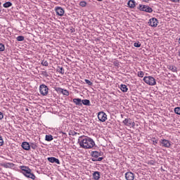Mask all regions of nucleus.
<instances>
[{"mask_svg":"<svg viewBox=\"0 0 180 180\" xmlns=\"http://www.w3.org/2000/svg\"><path fill=\"white\" fill-rule=\"evenodd\" d=\"M78 143L82 148H84L86 150L88 148H92L95 146V141H94V139L88 136H84L82 141H79V139Z\"/></svg>","mask_w":180,"mask_h":180,"instance_id":"obj_1","label":"nucleus"},{"mask_svg":"<svg viewBox=\"0 0 180 180\" xmlns=\"http://www.w3.org/2000/svg\"><path fill=\"white\" fill-rule=\"evenodd\" d=\"M143 82L148 85H150L151 86L157 84V82H155V79L151 76L144 77Z\"/></svg>","mask_w":180,"mask_h":180,"instance_id":"obj_2","label":"nucleus"},{"mask_svg":"<svg viewBox=\"0 0 180 180\" xmlns=\"http://www.w3.org/2000/svg\"><path fill=\"white\" fill-rule=\"evenodd\" d=\"M49 87L46 84H41L39 86V92L42 96H47L49 95Z\"/></svg>","mask_w":180,"mask_h":180,"instance_id":"obj_3","label":"nucleus"},{"mask_svg":"<svg viewBox=\"0 0 180 180\" xmlns=\"http://www.w3.org/2000/svg\"><path fill=\"white\" fill-rule=\"evenodd\" d=\"M20 169H21L20 173L24 175L26 178L32 172L31 169L29 168L27 166H20Z\"/></svg>","mask_w":180,"mask_h":180,"instance_id":"obj_4","label":"nucleus"},{"mask_svg":"<svg viewBox=\"0 0 180 180\" xmlns=\"http://www.w3.org/2000/svg\"><path fill=\"white\" fill-rule=\"evenodd\" d=\"M98 119L100 122H106L108 120V115L103 111H101L98 113Z\"/></svg>","mask_w":180,"mask_h":180,"instance_id":"obj_5","label":"nucleus"},{"mask_svg":"<svg viewBox=\"0 0 180 180\" xmlns=\"http://www.w3.org/2000/svg\"><path fill=\"white\" fill-rule=\"evenodd\" d=\"M158 20L155 18H150L148 22L149 26H151V27H157V26H158Z\"/></svg>","mask_w":180,"mask_h":180,"instance_id":"obj_6","label":"nucleus"},{"mask_svg":"<svg viewBox=\"0 0 180 180\" xmlns=\"http://www.w3.org/2000/svg\"><path fill=\"white\" fill-rule=\"evenodd\" d=\"M160 146L165 148H169V147H171V142L167 139H162L160 141Z\"/></svg>","mask_w":180,"mask_h":180,"instance_id":"obj_7","label":"nucleus"},{"mask_svg":"<svg viewBox=\"0 0 180 180\" xmlns=\"http://www.w3.org/2000/svg\"><path fill=\"white\" fill-rule=\"evenodd\" d=\"M55 11L56 13V15H58V16H64V13L65 12L64 9L60 6H56L55 8Z\"/></svg>","mask_w":180,"mask_h":180,"instance_id":"obj_8","label":"nucleus"},{"mask_svg":"<svg viewBox=\"0 0 180 180\" xmlns=\"http://www.w3.org/2000/svg\"><path fill=\"white\" fill-rule=\"evenodd\" d=\"M122 123L125 125V126H129V127H134V126H136V124L134 123V122H132L131 119L129 118H126Z\"/></svg>","mask_w":180,"mask_h":180,"instance_id":"obj_9","label":"nucleus"},{"mask_svg":"<svg viewBox=\"0 0 180 180\" xmlns=\"http://www.w3.org/2000/svg\"><path fill=\"white\" fill-rule=\"evenodd\" d=\"M47 160L49 162H51V164H58V165H60L61 164L60 162V160L55 157L48 158Z\"/></svg>","mask_w":180,"mask_h":180,"instance_id":"obj_10","label":"nucleus"},{"mask_svg":"<svg viewBox=\"0 0 180 180\" xmlns=\"http://www.w3.org/2000/svg\"><path fill=\"white\" fill-rule=\"evenodd\" d=\"M125 179L127 180H134V174L131 172L125 173Z\"/></svg>","mask_w":180,"mask_h":180,"instance_id":"obj_11","label":"nucleus"},{"mask_svg":"<svg viewBox=\"0 0 180 180\" xmlns=\"http://www.w3.org/2000/svg\"><path fill=\"white\" fill-rule=\"evenodd\" d=\"M127 5H128L129 8H131V9H134V8H136V6L137 5V4H136V1H134V0H129L127 2Z\"/></svg>","mask_w":180,"mask_h":180,"instance_id":"obj_12","label":"nucleus"},{"mask_svg":"<svg viewBox=\"0 0 180 180\" xmlns=\"http://www.w3.org/2000/svg\"><path fill=\"white\" fill-rule=\"evenodd\" d=\"M21 146L23 150H25L26 151H29V150H30V143L28 142H22Z\"/></svg>","mask_w":180,"mask_h":180,"instance_id":"obj_13","label":"nucleus"},{"mask_svg":"<svg viewBox=\"0 0 180 180\" xmlns=\"http://www.w3.org/2000/svg\"><path fill=\"white\" fill-rule=\"evenodd\" d=\"M72 102L76 106H82V99L81 98H73Z\"/></svg>","mask_w":180,"mask_h":180,"instance_id":"obj_14","label":"nucleus"},{"mask_svg":"<svg viewBox=\"0 0 180 180\" xmlns=\"http://www.w3.org/2000/svg\"><path fill=\"white\" fill-rule=\"evenodd\" d=\"M91 155L93 158L91 160H96L97 158H99L98 152L95 150V151H91Z\"/></svg>","mask_w":180,"mask_h":180,"instance_id":"obj_15","label":"nucleus"},{"mask_svg":"<svg viewBox=\"0 0 180 180\" xmlns=\"http://www.w3.org/2000/svg\"><path fill=\"white\" fill-rule=\"evenodd\" d=\"M92 175L95 180H98L101 178V172H94Z\"/></svg>","mask_w":180,"mask_h":180,"instance_id":"obj_16","label":"nucleus"},{"mask_svg":"<svg viewBox=\"0 0 180 180\" xmlns=\"http://www.w3.org/2000/svg\"><path fill=\"white\" fill-rule=\"evenodd\" d=\"M137 9L141 11L142 12H145L146 9H147V5L139 4V6L137 7Z\"/></svg>","mask_w":180,"mask_h":180,"instance_id":"obj_17","label":"nucleus"},{"mask_svg":"<svg viewBox=\"0 0 180 180\" xmlns=\"http://www.w3.org/2000/svg\"><path fill=\"white\" fill-rule=\"evenodd\" d=\"M3 167H4V168H13L15 167V164L7 162V163H4L3 165Z\"/></svg>","mask_w":180,"mask_h":180,"instance_id":"obj_18","label":"nucleus"},{"mask_svg":"<svg viewBox=\"0 0 180 180\" xmlns=\"http://www.w3.org/2000/svg\"><path fill=\"white\" fill-rule=\"evenodd\" d=\"M82 105H84V106H91V101L88 99L82 100Z\"/></svg>","mask_w":180,"mask_h":180,"instance_id":"obj_19","label":"nucleus"},{"mask_svg":"<svg viewBox=\"0 0 180 180\" xmlns=\"http://www.w3.org/2000/svg\"><path fill=\"white\" fill-rule=\"evenodd\" d=\"M56 71L57 72H59V74H62V75H64V73H65L64 68L58 66V68H56Z\"/></svg>","mask_w":180,"mask_h":180,"instance_id":"obj_20","label":"nucleus"},{"mask_svg":"<svg viewBox=\"0 0 180 180\" xmlns=\"http://www.w3.org/2000/svg\"><path fill=\"white\" fill-rule=\"evenodd\" d=\"M167 68L170 70V71H172V72H176L178 71V68L174 65H168Z\"/></svg>","mask_w":180,"mask_h":180,"instance_id":"obj_21","label":"nucleus"},{"mask_svg":"<svg viewBox=\"0 0 180 180\" xmlns=\"http://www.w3.org/2000/svg\"><path fill=\"white\" fill-rule=\"evenodd\" d=\"M120 89L122 92H127V91H129V89L126 84H121Z\"/></svg>","mask_w":180,"mask_h":180,"instance_id":"obj_22","label":"nucleus"},{"mask_svg":"<svg viewBox=\"0 0 180 180\" xmlns=\"http://www.w3.org/2000/svg\"><path fill=\"white\" fill-rule=\"evenodd\" d=\"M12 2L11 1H6L3 4L4 8H11L12 6Z\"/></svg>","mask_w":180,"mask_h":180,"instance_id":"obj_23","label":"nucleus"},{"mask_svg":"<svg viewBox=\"0 0 180 180\" xmlns=\"http://www.w3.org/2000/svg\"><path fill=\"white\" fill-rule=\"evenodd\" d=\"M45 140H46V141H53V138L52 135H46Z\"/></svg>","mask_w":180,"mask_h":180,"instance_id":"obj_24","label":"nucleus"},{"mask_svg":"<svg viewBox=\"0 0 180 180\" xmlns=\"http://www.w3.org/2000/svg\"><path fill=\"white\" fill-rule=\"evenodd\" d=\"M27 178H30V179H36V176L34 175V174L30 172V174L27 176Z\"/></svg>","mask_w":180,"mask_h":180,"instance_id":"obj_25","label":"nucleus"},{"mask_svg":"<svg viewBox=\"0 0 180 180\" xmlns=\"http://www.w3.org/2000/svg\"><path fill=\"white\" fill-rule=\"evenodd\" d=\"M32 148V150H36L37 148V143H30V148Z\"/></svg>","mask_w":180,"mask_h":180,"instance_id":"obj_26","label":"nucleus"},{"mask_svg":"<svg viewBox=\"0 0 180 180\" xmlns=\"http://www.w3.org/2000/svg\"><path fill=\"white\" fill-rule=\"evenodd\" d=\"M145 12L148 13H153V8L148 6H146V9H145Z\"/></svg>","mask_w":180,"mask_h":180,"instance_id":"obj_27","label":"nucleus"},{"mask_svg":"<svg viewBox=\"0 0 180 180\" xmlns=\"http://www.w3.org/2000/svg\"><path fill=\"white\" fill-rule=\"evenodd\" d=\"M17 41H25V37L20 35L16 38Z\"/></svg>","mask_w":180,"mask_h":180,"instance_id":"obj_28","label":"nucleus"},{"mask_svg":"<svg viewBox=\"0 0 180 180\" xmlns=\"http://www.w3.org/2000/svg\"><path fill=\"white\" fill-rule=\"evenodd\" d=\"M63 95H65V96H68L70 95V92H68V90L63 89L62 93Z\"/></svg>","mask_w":180,"mask_h":180,"instance_id":"obj_29","label":"nucleus"},{"mask_svg":"<svg viewBox=\"0 0 180 180\" xmlns=\"http://www.w3.org/2000/svg\"><path fill=\"white\" fill-rule=\"evenodd\" d=\"M41 65L44 67H49V62H47V60H43L41 61Z\"/></svg>","mask_w":180,"mask_h":180,"instance_id":"obj_30","label":"nucleus"},{"mask_svg":"<svg viewBox=\"0 0 180 180\" xmlns=\"http://www.w3.org/2000/svg\"><path fill=\"white\" fill-rule=\"evenodd\" d=\"M174 113L180 115V107H176L174 108Z\"/></svg>","mask_w":180,"mask_h":180,"instance_id":"obj_31","label":"nucleus"},{"mask_svg":"<svg viewBox=\"0 0 180 180\" xmlns=\"http://www.w3.org/2000/svg\"><path fill=\"white\" fill-rule=\"evenodd\" d=\"M55 91L59 94H62L63 89L61 87H56Z\"/></svg>","mask_w":180,"mask_h":180,"instance_id":"obj_32","label":"nucleus"},{"mask_svg":"<svg viewBox=\"0 0 180 180\" xmlns=\"http://www.w3.org/2000/svg\"><path fill=\"white\" fill-rule=\"evenodd\" d=\"M0 51H5V45L2 43H0Z\"/></svg>","mask_w":180,"mask_h":180,"instance_id":"obj_33","label":"nucleus"},{"mask_svg":"<svg viewBox=\"0 0 180 180\" xmlns=\"http://www.w3.org/2000/svg\"><path fill=\"white\" fill-rule=\"evenodd\" d=\"M138 77H139L140 78H143V77H144V72L143 71L138 72Z\"/></svg>","mask_w":180,"mask_h":180,"instance_id":"obj_34","label":"nucleus"},{"mask_svg":"<svg viewBox=\"0 0 180 180\" xmlns=\"http://www.w3.org/2000/svg\"><path fill=\"white\" fill-rule=\"evenodd\" d=\"M79 6L85 8V6H86V1H80Z\"/></svg>","mask_w":180,"mask_h":180,"instance_id":"obj_35","label":"nucleus"},{"mask_svg":"<svg viewBox=\"0 0 180 180\" xmlns=\"http://www.w3.org/2000/svg\"><path fill=\"white\" fill-rule=\"evenodd\" d=\"M134 47H141V44L140 43V41H138V42H135L134 44Z\"/></svg>","mask_w":180,"mask_h":180,"instance_id":"obj_36","label":"nucleus"},{"mask_svg":"<svg viewBox=\"0 0 180 180\" xmlns=\"http://www.w3.org/2000/svg\"><path fill=\"white\" fill-rule=\"evenodd\" d=\"M84 82H86V84H87V85H89L90 86H92V82L89 81V79H85Z\"/></svg>","mask_w":180,"mask_h":180,"instance_id":"obj_37","label":"nucleus"},{"mask_svg":"<svg viewBox=\"0 0 180 180\" xmlns=\"http://www.w3.org/2000/svg\"><path fill=\"white\" fill-rule=\"evenodd\" d=\"M102 160H103V158H97L96 159H91V161L96 162V161H102Z\"/></svg>","mask_w":180,"mask_h":180,"instance_id":"obj_38","label":"nucleus"},{"mask_svg":"<svg viewBox=\"0 0 180 180\" xmlns=\"http://www.w3.org/2000/svg\"><path fill=\"white\" fill-rule=\"evenodd\" d=\"M41 75H44V77H49V73H47V71H42L41 72Z\"/></svg>","mask_w":180,"mask_h":180,"instance_id":"obj_39","label":"nucleus"},{"mask_svg":"<svg viewBox=\"0 0 180 180\" xmlns=\"http://www.w3.org/2000/svg\"><path fill=\"white\" fill-rule=\"evenodd\" d=\"M152 141L154 146H155V144H158V140L155 139V138H153Z\"/></svg>","mask_w":180,"mask_h":180,"instance_id":"obj_40","label":"nucleus"},{"mask_svg":"<svg viewBox=\"0 0 180 180\" xmlns=\"http://www.w3.org/2000/svg\"><path fill=\"white\" fill-rule=\"evenodd\" d=\"M4 146V139H2V136H0V146Z\"/></svg>","mask_w":180,"mask_h":180,"instance_id":"obj_41","label":"nucleus"},{"mask_svg":"<svg viewBox=\"0 0 180 180\" xmlns=\"http://www.w3.org/2000/svg\"><path fill=\"white\" fill-rule=\"evenodd\" d=\"M149 165H155V162L154 160H150L148 162Z\"/></svg>","mask_w":180,"mask_h":180,"instance_id":"obj_42","label":"nucleus"},{"mask_svg":"<svg viewBox=\"0 0 180 180\" xmlns=\"http://www.w3.org/2000/svg\"><path fill=\"white\" fill-rule=\"evenodd\" d=\"M4 119V113L2 112H0V120H2Z\"/></svg>","mask_w":180,"mask_h":180,"instance_id":"obj_43","label":"nucleus"},{"mask_svg":"<svg viewBox=\"0 0 180 180\" xmlns=\"http://www.w3.org/2000/svg\"><path fill=\"white\" fill-rule=\"evenodd\" d=\"M101 155H103V153L102 152H98V157H101Z\"/></svg>","mask_w":180,"mask_h":180,"instance_id":"obj_44","label":"nucleus"},{"mask_svg":"<svg viewBox=\"0 0 180 180\" xmlns=\"http://www.w3.org/2000/svg\"><path fill=\"white\" fill-rule=\"evenodd\" d=\"M2 3L0 1V13H1V12H2V9H1V8H2Z\"/></svg>","mask_w":180,"mask_h":180,"instance_id":"obj_45","label":"nucleus"},{"mask_svg":"<svg viewBox=\"0 0 180 180\" xmlns=\"http://www.w3.org/2000/svg\"><path fill=\"white\" fill-rule=\"evenodd\" d=\"M171 1H172V2H175V3L179 2V0H171Z\"/></svg>","mask_w":180,"mask_h":180,"instance_id":"obj_46","label":"nucleus"},{"mask_svg":"<svg viewBox=\"0 0 180 180\" xmlns=\"http://www.w3.org/2000/svg\"><path fill=\"white\" fill-rule=\"evenodd\" d=\"M114 64H115V65H116L117 67V65H119V63H117V62H114Z\"/></svg>","mask_w":180,"mask_h":180,"instance_id":"obj_47","label":"nucleus"},{"mask_svg":"<svg viewBox=\"0 0 180 180\" xmlns=\"http://www.w3.org/2000/svg\"><path fill=\"white\" fill-rule=\"evenodd\" d=\"M76 134H78V133H77V132H75V131H74V132L72 133V136H76Z\"/></svg>","mask_w":180,"mask_h":180,"instance_id":"obj_48","label":"nucleus"},{"mask_svg":"<svg viewBox=\"0 0 180 180\" xmlns=\"http://www.w3.org/2000/svg\"><path fill=\"white\" fill-rule=\"evenodd\" d=\"M150 0H143V2H146V4H148V1H149Z\"/></svg>","mask_w":180,"mask_h":180,"instance_id":"obj_49","label":"nucleus"},{"mask_svg":"<svg viewBox=\"0 0 180 180\" xmlns=\"http://www.w3.org/2000/svg\"><path fill=\"white\" fill-rule=\"evenodd\" d=\"M71 31H72V33L73 32H75V29L72 28V29H71Z\"/></svg>","mask_w":180,"mask_h":180,"instance_id":"obj_50","label":"nucleus"},{"mask_svg":"<svg viewBox=\"0 0 180 180\" xmlns=\"http://www.w3.org/2000/svg\"><path fill=\"white\" fill-rule=\"evenodd\" d=\"M26 112H29V108H25Z\"/></svg>","mask_w":180,"mask_h":180,"instance_id":"obj_51","label":"nucleus"},{"mask_svg":"<svg viewBox=\"0 0 180 180\" xmlns=\"http://www.w3.org/2000/svg\"><path fill=\"white\" fill-rule=\"evenodd\" d=\"M178 56L180 57V51L178 52Z\"/></svg>","mask_w":180,"mask_h":180,"instance_id":"obj_52","label":"nucleus"},{"mask_svg":"<svg viewBox=\"0 0 180 180\" xmlns=\"http://www.w3.org/2000/svg\"><path fill=\"white\" fill-rule=\"evenodd\" d=\"M179 44H180V37L179 38Z\"/></svg>","mask_w":180,"mask_h":180,"instance_id":"obj_53","label":"nucleus"},{"mask_svg":"<svg viewBox=\"0 0 180 180\" xmlns=\"http://www.w3.org/2000/svg\"><path fill=\"white\" fill-rule=\"evenodd\" d=\"M97 1H98V2H102L103 0H97Z\"/></svg>","mask_w":180,"mask_h":180,"instance_id":"obj_54","label":"nucleus"}]
</instances>
